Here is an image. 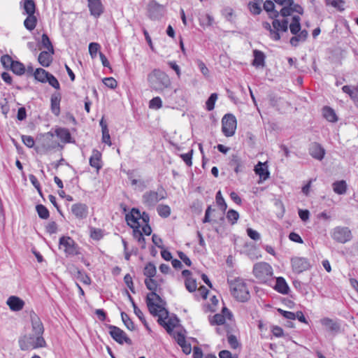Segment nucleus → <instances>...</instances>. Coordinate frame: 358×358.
Segmentation results:
<instances>
[{
    "label": "nucleus",
    "mask_w": 358,
    "mask_h": 358,
    "mask_svg": "<svg viewBox=\"0 0 358 358\" xmlns=\"http://www.w3.org/2000/svg\"><path fill=\"white\" fill-rule=\"evenodd\" d=\"M145 284L150 293L148 294L146 297V303L150 313L158 317V322L160 325L163 326L168 332H171L174 326L170 321L166 322L165 320L168 318L169 312L164 307V301L162 298L156 294L158 284L153 278H148L145 280Z\"/></svg>",
    "instance_id": "nucleus-1"
},
{
    "label": "nucleus",
    "mask_w": 358,
    "mask_h": 358,
    "mask_svg": "<svg viewBox=\"0 0 358 358\" xmlns=\"http://www.w3.org/2000/svg\"><path fill=\"white\" fill-rule=\"evenodd\" d=\"M30 317L32 333L20 336L18 341L20 348L23 351L44 348L46 345L43 336L44 327L41 319L34 313H31Z\"/></svg>",
    "instance_id": "nucleus-2"
},
{
    "label": "nucleus",
    "mask_w": 358,
    "mask_h": 358,
    "mask_svg": "<svg viewBox=\"0 0 358 358\" xmlns=\"http://www.w3.org/2000/svg\"><path fill=\"white\" fill-rule=\"evenodd\" d=\"M264 9L268 13L270 18L273 19L272 27L268 22L264 24V27L269 31L270 37L273 41L280 39V32H286L288 30V18H283L282 20L278 19L280 15V11L275 10L273 1L267 0L264 3Z\"/></svg>",
    "instance_id": "nucleus-3"
},
{
    "label": "nucleus",
    "mask_w": 358,
    "mask_h": 358,
    "mask_svg": "<svg viewBox=\"0 0 358 358\" xmlns=\"http://www.w3.org/2000/svg\"><path fill=\"white\" fill-rule=\"evenodd\" d=\"M227 283L231 294L237 301L245 302L250 299L249 285L245 280L239 277L229 278Z\"/></svg>",
    "instance_id": "nucleus-4"
},
{
    "label": "nucleus",
    "mask_w": 358,
    "mask_h": 358,
    "mask_svg": "<svg viewBox=\"0 0 358 358\" xmlns=\"http://www.w3.org/2000/svg\"><path fill=\"white\" fill-rule=\"evenodd\" d=\"M148 83L150 88L157 92L162 93L171 85L169 76L163 71L155 69L148 75Z\"/></svg>",
    "instance_id": "nucleus-5"
},
{
    "label": "nucleus",
    "mask_w": 358,
    "mask_h": 358,
    "mask_svg": "<svg viewBox=\"0 0 358 358\" xmlns=\"http://www.w3.org/2000/svg\"><path fill=\"white\" fill-rule=\"evenodd\" d=\"M301 17L298 15H294L292 17L290 24H288V28L292 34L294 35L290 38V44L292 46L296 47L300 43H303L308 38V33L306 29L301 30Z\"/></svg>",
    "instance_id": "nucleus-6"
},
{
    "label": "nucleus",
    "mask_w": 358,
    "mask_h": 358,
    "mask_svg": "<svg viewBox=\"0 0 358 358\" xmlns=\"http://www.w3.org/2000/svg\"><path fill=\"white\" fill-rule=\"evenodd\" d=\"M252 273L260 283H267L272 279L273 275L272 266L264 262L255 264Z\"/></svg>",
    "instance_id": "nucleus-7"
},
{
    "label": "nucleus",
    "mask_w": 358,
    "mask_h": 358,
    "mask_svg": "<svg viewBox=\"0 0 358 358\" xmlns=\"http://www.w3.org/2000/svg\"><path fill=\"white\" fill-rule=\"evenodd\" d=\"M273 1L282 7L280 13L284 18H288L294 13L299 15L303 13V8L299 4L295 3L294 0H273Z\"/></svg>",
    "instance_id": "nucleus-8"
},
{
    "label": "nucleus",
    "mask_w": 358,
    "mask_h": 358,
    "mask_svg": "<svg viewBox=\"0 0 358 358\" xmlns=\"http://www.w3.org/2000/svg\"><path fill=\"white\" fill-rule=\"evenodd\" d=\"M59 248L66 256H74L79 253L78 247L74 240L69 236H62L59 238Z\"/></svg>",
    "instance_id": "nucleus-9"
},
{
    "label": "nucleus",
    "mask_w": 358,
    "mask_h": 358,
    "mask_svg": "<svg viewBox=\"0 0 358 358\" xmlns=\"http://www.w3.org/2000/svg\"><path fill=\"white\" fill-rule=\"evenodd\" d=\"M331 238L340 243H345L352 238L351 230L347 227H336L331 233Z\"/></svg>",
    "instance_id": "nucleus-10"
},
{
    "label": "nucleus",
    "mask_w": 358,
    "mask_h": 358,
    "mask_svg": "<svg viewBox=\"0 0 358 358\" xmlns=\"http://www.w3.org/2000/svg\"><path fill=\"white\" fill-rule=\"evenodd\" d=\"M222 130L223 134L227 136H232L236 129V119L232 114L225 115L222 120Z\"/></svg>",
    "instance_id": "nucleus-11"
},
{
    "label": "nucleus",
    "mask_w": 358,
    "mask_h": 358,
    "mask_svg": "<svg viewBox=\"0 0 358 358\" xmlns=\"http://www.w3.org/2000/svg\"><path fill=\"white\" fill-rule=\"evenodd\" d=\"M164 198L165 196L162 194V192L149 191L143 194L142 201L148 207H154L157 203Z\"/></svg>",
    "instance_id": "nucleus-12"
},
{
    "label": "nucleus",
    "mask_w": 358,
    "mask_h": 358,
    "mask_svg": "<svg viewBox=\"0 0 358 358\" xmlns=\"http://www.w3.org/2000/svg\"><path fill=\"white\" fill-rule=\"evenodd\" d=\"M110 336L118 343L123 344L126 343L131 345V340L127 336L126 333L117 327L110 325L108 327Z\"/></svg>",
    "instance_id": "nucleus-13"
},
{
    "label": "nucleus",
    "mask_w": 358,
    "mask_h": 358,
    "mask_svg": "<svg viewBox=\"0 0 358 358\" xmlns=\"http://www.w3.org/2000/svg\"><path fill=\"white\" fill-rule=\"evenodd\" d=\"M291 264L293 271L296 273H301L308 270L310 266L309 261L304 257H293L291 259Z\"/></svg>",
    "instance_id": "nucleus-14"
},
{
    "label": "nucleus",
    "mask_w": 358,
    "mask_h": 358,
    "mask_svg": "<svg viewBox=\"0 0 358 358\" xmlns=\"http://www.w3.org/2000/svg\"><path fill=\"white\" fill-rule=\"evenodd\" d=\"M232 317L233 315L231 311L224 307L222 308V314H215L210 322L213 325H229L227 324V320L231 322Z\"/></svg>",
    "instance_id": "nucleus-15"
},
{
    "label": "nucleus",
    "mask_w": 358,
    "mask_h": 358,
    "mask_svg": "<svg viewBox=\"0 0 358 358\" xmlns=\"http://www.w3.org/2000/svg\"><path fill=\"white\" fill-rule=\"evenodd\" d=\"M148 11L149 17L152 20H157L162 17L164 13V7L158 3L156 1H150L148 5Z\"/></svg>",
    "instance_id": "nucleus-16"
},
{
    "label": "nucleus",
    "mask_w": 358,
    "mask_h": 358,
    "mask_svg": "<svg viewBox=\"0 0 358 358\" xmlns=\"http://www.w3.org/2000/svg\"><path fill=\"white\" fill-rule=\"evenodd\" d=\"M71 213L78 220H83L87 217L88 206L83 203H76L71 207Z\"/></svg>",
    "instance_id": "nucleus-17"
},
{
    "label": "nucleus",
    "mask_w": 358,
    "mask_h": 358,
    "mask_svg": "<svg viewBox=\"0 0 358 358\" xmlns=\"http://www.w3.org/2000/svg\"><path fill=\"white\" fill-rule=\"evenodd\" d=\"M87 3L90 15L95 18L99 17L104 10L101 0H87Z\"/></svg>",
    "instance_id": "nucleus-18"
},
{
    "label": "nucleus",
    "mask_w": 358,
    "mask_h": 358,
    "mask_svg": "<svg viewBox=\"0 0 358 358\" xmlns=\"http://www.w3.org/2000/svg\"><path fill=\"white\" fill-rule=\"evenodd\" d=\"M127 224L133 229H138L140 224V210L137 208H132L129 213L126 215Z\"/></svg>",
    "instance_id": "nucleus-19"
},
{
    "label": "nucleus",
    "mask_w": 358,
    "mask_h": 358,
    "mask_svg": "<svg viewBox=\"0 0 358 358\" xmlns=\"http://www.w3.org/2000/svg\"><path fill=\"white\" fill-rule=\"evenodd\" d=\"M320 324L329 331L338 333L341 329V324L337 320L329 317H323L320 320Z\"/></svg>",
    "instance_id": "nucleus-20"
},
{
    "label": "nucleus",
    "mask_w": 358,
    "mask_h": 358,
    "mask_svg": "<svg viewBox=\"0 0 358 358\" xmlns=\"http://www.w3.org/2000/svg\"><path fill=\"white\" fill-rule=\"evenodd\" d=\"M309 154L315 159L322 160L325 155V150L322 146L317 143H313L309 148Z\"/></svg>",
    "instance_id": "nucleus-21"
},
{
    "label": "nucleus",
    "mask_w": 358,
    "mask_h": 358,
    "mask_svg": "<svg viewBox=\"0 0 358 358\" xmlns=\"http://www.w3.org/2000/svg\"><path fill=\"white\" fill-rule=\"evenodd\" d=\"M6 303L13 311L21 310L24 305V302L22 299L15 296H10L8 299Z\"/></svg>",
    "instance_id": "nucleus-22"
},
{
    "label": "nucleus",
    "mask_w": 358,
    "mask_h": 358,
    "mask_svg": "<svg viewBox=\"0 0 358 358\" xmlns=\"http://www.w3.org/2000/svg\"><path fill=\"white\" fill-rule=\"evenodd\" d=\"M90 164L97 171L101 169V153L99 150L96 149L92 150V155L90 158Z\"/></svg>",
    "instance_id": "nucleus-23"
},
{
    "label": "nucleus",
    "mask_w": 358,
    "mask_h": 358,
    "mask_svg": "<svg viewBox=\"0 0 358 358\" xmlns=\"http://www.w3.org/2000/svg\"><path fill=\"white\" fill-rule=\"evenodd\" d=\"M53 54L49 50L42 51L38 57L39 64L44 67H48L52 62Z\"/></svg>",
    "instance_id": "nucleus-24"
},
{
    "label": "nucleus",
    "mask_w": 358,
    "mask_h": 358,
    "mask_svg": "<svg viewBox=\"0 0 358 358\" xmlns=\"http://www.w3.org/2000/svg\"><path fill=\"white\" fill-rule=\"evenodd\" d=\"M274 289L279 293L282 294H287L289 291V287L286 282L285 280L282 277H278L276 278V283Z\"/></svg>",
    "instance_id": "nucleus-25"
},
{
    "label": "nucleus",
    "mask_w": 358,
    "mask_h": 358,
    "mask_svg": "<svg viewBox=\"0 0 358 358\" xmlns=\"http://www.w3.org/2000/svg\"><path fill=\"white\" fill-rule=\"evenodd\" d=\"M60 101L61 96L59 94H54L51 96V111L56 116L60 114Z\"/></svg>",
    "instance_id": "nucleus-26"
},
{
    "label": "nucleus",
    "mask_w": 358,
    "mask_h": 358,
    "mask_svg": "<svg viewBox=\"0 0 358 358\" xmlns=\"http://www.w3.org/2000/svg\"><path fill=\"white\" fill-rule=\"evenodd\" d=\"M230 164L231 166H234V171L236 173L244 171V162L237 155H232Z\"/></svg>",
    "instance_id": "nucleus-27"
},
{
    "label": "nucleus",
    "mask_w": 358,
    "mask_h": 358,
    "mask_svg": "<svg viewBox=\"0 0 358 358\" xmlns=\"http://www.w3.org/2000/svg\"><path fill=\"white\" fill-rule=\"evenodd\" d=\"M254 171L255 173L263 180H266L269 177L270 173L268 171V168L267 166H266V164H263L260 162H258V164L255 166Z\"/></svg>",
    "instance_id": "nucleus-28"
},
{
    "label": "nucleus",
    "mask_w": 358,
    "mask_h": 358,
    "mask_svg": "<svg viewBox=\"0 0 358 358\" xmlns=\"http://www.w3.org/2000/svg\"><path fill=\"white\" fill-rule=\"evenodd\" d=\"M322 115L330 122H336L338 121V117L335 110L329 106H324L322 108Z\"/></svg>",
    "instance_id": "nucleus-29"
},
{
    "label": "nucleus",
    "mask_w": 358,
    "mask_h": 358,
    "mask_svg": "<svg viewBox=\"0 0 358 358\" xmlns=\"http://www.w3.org/2000/svg\"><path fill=\"white\" fill-rule=\"evenodd\" d=\"M50 73H48L47 71H45L43 69L38 68L36 69V71L34 73V78L38 80V82H41L42 83H47V80H48V76Z\"/></svg>",
    "instance_id": "nucleus-30"
},
{
    "label": "nucleus",
    "mask_w": 358,
    "mask_h": 358,
    "mask_svg": "<svg viewBox=\"0 0 358 358\" xmlns=\"http://www.w3.org/2000/svg\"><path fill=\"white\" fill-rule=\"evenodd\" d=\"M332 187L334 192L337 194H344L347 191V183L343 180L334 182Z\"/></svg>",
    "instance_id": "nucleus-31"
},
{
    "label": "nucleus",
    "mask_w": 358,
    "mask_h": 358,
    "mask_svg": "<svg viewBox=\"0 0 358 358\" xmlns=\"http://www.w3.org/2000/svg\"><path fill=\"white\" fill-rule=\"evenodd\" d=\"M342 90L348 94L355 102L358 103V87H352L349 85H345L342 87Z\"/></svg>",
    "instance_id": "nucleus-32"
},
{
    "label": "nucleus",
    "mask_w": 358,
    "mask_h": 358,
    "mask_svg": "<svg viewBox=\"0 0 358 358\" xmlns=\"http://www.w3.org/2000/svg\"><path fill=\"white\" fill-rule=\"evenodd\" d=\"M324 3L327 6H331L339 11H343L345 9V2L344 0H324Z\"/></svg>",
    "instance_id": "nucleus-33"
},
{
    "label": "nucleus",
    "mask_w": 358,
    "mask_h": 358,
    "mask_svg": "<svg viewBox=\"0 0 358 358\" xmlns=\"http://www.w3.org/2000/svg\"><path fill=\"white\" fill-rule=\"evenodd\" d=\"M254 55V60L252 62V64L255 66H260L264 65V59H265V55L264 54L260 51L255 50L253 52Z\"/></svg>",
    "instance_id": "nucleus-34"
},
{
    "label": "nucleus",
    "mask_w": 358,
    "mask_h": 358,
    "mask_svg": "<svg viewBox=\"0 0 358 358\" xmlns=\"http://www.w3.org/2000/svg\"><path fill=\"white\" fill-rule=\"evenodd\" d=\"M58 138L64 143H69L71 140V134L67 129L59 128L56 131Z\"/></svg>",
    "instance_id": "nucleus-35"
},
{
    "label": "nucleus",
    "mask_w": 358,
    "mask_h": 358,
    "mask_svg": "<svg viewBox=\"0 0 358 358\" xmlns=\"http://www.w3.org/2000/svg\"><path fill=\"white\" fill-rule=\"evenodd\" d=\"M10 70L16 75L17 76H22L25 72V67L24 65L18 62V61H14L12 66L10 68Z\"/></svg>",
    "instance_id": "nucleus-36"
},
{
    "label": "nucleus",
    "mask_w": 358,
    "mask_h": 358,
    "mask_svg": "<svg viewBox=\"0 0 358 358\" xmlns=\"http://www.w3.org/2000/svg\"><path fill=\"white\" fill-rule=\"evenodd\" d=\"M157 269L154 264L150 262L144 268L143 274L148 278H154L156 275Z\"/></svg>",
    "instance_id": "nucleus-37"
},
{
    "label": "nucleus",
    "mask_w": 358,
    "mask_h": 358,
    "mask_svg": "<svg viewBox=\"0 0 358 358\" xmlns=\"http://www.w3.org/2000/svg\"><path fill=\"white\" fill-rule=\"evenodd\" d=\"M157 211L162 217L166 218L171 215V208L168 205H159L157 208Z\"/></svg>",
    "instance_id": "nucleus-38"
},
{
    "label": "nucleus",
    "mask_w": 358,
    "mask_h": 358,
    "mask_svg": "<svg viewBox=\"0 0 358 358\" xmlns=\"http://www.w3.org/2000/svg\"><path fill=\"white\" fill-rule=\"evenodd\" d=\"M24 27L29 31L34 29L36 25V18L34 15H28L24 22Z\"/></svg>",
    "instance_id": "nucleus-39"
},
{
    "label": "nucleus",
    "mask_w": 358,
    "mask_h": 358,
    "mask_svg": "<svg viewBox=\"0 0 358 358\" xmlns=\"http://www.w3.org/2000/svg\"><path fill=\"white\" fill-rule=\"evenodd\" d=\"M214 22V18L210 14H206L199 17V24L201 27H210Z\"/></svg>",
    "instance_id": "nucleus-40"
},
{
    "label": "nucleus",
    "mask_w": 358,
    "mask_h": 358,
    "mask_svg": "<svg viewBox=\"0 0 358 358\" xmlns=\"http://www.w3.org/2000/svg\"><path fill=\"white\" fill-rule=\"evenodd\" d=\"M121 318H122V320L124 324L126 326V327L129 330L134 331L135 329V325H134V322H132V320L130 319V317H129V315L127 313L122 312L121 313Z\"/></svg>",
    "instance_id": "nucleus-41"
},
{
    "label": "nucleus",
    "mask_w": 358,
    "mask_h": 358,
    "mask_svg": "<svg viewBox=\"0 0 358 358\" xmlns=\"http://www.w3.org/2000/svg\"><path fill=\"white\" fill-rule=\"evenodd\" d=\"M41 45L43 46V48L47 49V50H49L50 51V52L54 53V48L52 45V43L48 35L45 34H43L42 35Z\"/></svg>",
    "instance_id": "nucleus-42"
},
{
    "label": "nucleus",
    "mask_w": 358,
    "mask_h": 358,
    "mask_svg": "<svg viewBox=\"0 0 358 358\" xmlns=\"http://www.w3.org/2000/svg\"><path fill=\"white\" fill-rule=\"evenodd\" d=\"M35 3L33 0H26L24 3V9L28 15H34L35 13Z\"/></svg>",
    "instance_id": "nucleus-43"
},
{
    "label": "nucleus",
    "mask_w": 358,
    "mask_h": 358,
    "mask_svg": "<svg viewBox=\"0 0 358 358\" xmlns=\"http://www.w3.org/2000/svg\"><path fill=\"white\" fill-rule=\"evenodd\" d=\"M185 285L186 289L189 292H194L196 289V287H197V284H196V280L192 278V277H187L185 279Z\"/></svg>",
    "instance_id": "nucleus-44"
},
{
    "label": "nucleus",
    "mask_w": 358,
    "mask_h": 358,
    "mask_svg": "<svg viewBox=\"0 0 358 358\" xmlns=\"http://www.w3.org/2000/svg\"><path fill=\"white\" fill-rule=\"evenodd\" d=\"M227 219L231 224H234L239 219V213L235 210L230 209L227 213Z\"/></svg>",
    "instance_id": "nucleus-45"
},
{
    "label": "nucleus",
    "mask_w": 358,
    "mask_h": 358,
    "mask_svg": "<svg viewBox=\"0 0 358 358\" xmlns=\"http://www.w3.org/2000/svg\"><path fill=\"white\" fill-rule=\"evenodd\" d=\"M36 209L37 213L40 218L45 220L49 217V215H50L49 211L47 209V208L45 207L43 205H42V204L37 205L36 206Z\"/></svg>",
    "instance_id": "nucleus-46"
},
{
    "label": "nucleus",
    "mask_w": 358,
    "mask_h": 358,
    "mask_svg": "<svg viewBox=\"0 0 358 358\" xmlns=\"http://www.w3.org/2000/svg\"><path fill=\"white\" fill-rule=\"evenodd\" d=\"M129 179L131 180V185L136 186L141 190H143L145 188V182L143 180H136L132 178V173H128Z\"/></svg>",
    "instance_id": "nucleus-47"
},
{
    "label": "nucleus",
    "mask_w": 358,
    "mask_h": 358,
    "mask_svg": "<svg viewBox=\"0 0 358 358\" xmlns=\"http://www.w3.org/2000/svg\"><path fill=\"white\" fill-rule=\"evenodd\" d=\"M217 94L216 93L211 94V95L209 96V98L208 99V100L206 102V109L208 111H210L214 109L215 103V101H217Z\"/></svg>",
    "instance_id": "nucleus-48"
},
{
    "label": "nucleus",
    "mask_w": 358,
    "mask_h": 358,
    "mask_svg": "<svg viewBox=\"0 0 358 358\" xmlns=\"http://www.w3.org/2000/svg\"><path fill=\"white\" fill-rule=\"evenodd\" d=\"M162 106V101L160 97L152 98L149 102V107L152 109H159Z\"/></svg>",
    "instance_id": "nucleus-49"
},
{
    "label": "nucleus",
    "mask_w": 358,
    "mask_h": 358,
    "mask_svg": "<svg viewBox=\"0 0 358 358\" xmlns=\"http://www.w3.org/2000/svg\"><path fill=\"white\" fill-rule=\"evenodd\" d=\"M14 60L8 55H3L1 57V62L5 69H10Z\"/></svg>",
    "instance_id": "nucleus-50"
},
{
    "label": "nucleus",
    "mask_w": 358,
    "mask_h": 358,
    "mask_svg": "<svg viewBox=\"0 0 358 358\" xmlns=\"http://www.w3.org/2000/svg\"><path fill=\"white\" fill-rule=\"evenodd\" d=\"M256 2H250L248 4L249 9L250 12L254 15H259L261 11L262 8L260 7L259 3H258L259 0H255Z\"/></svg>",
    "instance_id": "nucleus-51"
},
{
    "label": "nucleus",
    "mask_w": 358,
    "mask_h": 358,
    "mask_svg": "<svg viewBox=\"0 0 358 358\" xmlns=\"http://www.w3.org/2000/svg\"><path fill=\"white\" fill-rule=\"evenodd\" d=\"M103 231L101 229L90 228V237L94 240H100L103 237Z\"/></svg>",
    "instance_id": "nucleus-52"
},
{
    "label": "nucleus",
    "mask_w": 358,
    "mask_h": 358,
    "mask_svg": "<svg viewBox=\"0 0 358 358\" xmlns=\"http://www.w3.org/2000/svg\"><path fill=\"white\" fill-rule=\"evenodd\" d=\"M215 199H216L217 204L220 207V208L223 210H226V209L227 208V205L224 198L222 197L221 191H218L217 192Z\"/></svg>",
    "instance_id": "nucleus-53"
},
{
    "label": "nucleus",
    "mask_w": 358,
    "mask_h": 358,
    "mask_svg": "<svg viewBox=\"0 0 358 358\" xmlns=\"http://www.w3.org/2000/svg\"><path fill=\"white\" fill-rule=\"evenodd\" d=\"M226 331L228 335L227 341H228L229 344L230 345V346L232 348H234V349L237 348L238 346V342L236 337L234 335L229 334L230 331L229 329H227Z\"/></svg>",
    "instance_id": "nucleus-54"
},
{
    "label": "nucleus",
    "mask_w": 358,
    "mask_h": 358,
    "mask_svg": "<svg viewBox=\"0 0 358 358\" xmlns=\"http://www.w3.org/2000/svg\"><path fill=\"white\" fill-rule=\"evenodd\" d=\"M100 45L97 43H90L89 45V52L92 58L96 57Z\"/></svg>",
    "instance_id": "nucleus-55"
},
{
    "label": "nucleus",
    "mask_w": 358,
    "mask_h": 358,
    "mask_svg": "<svg viewBox=\"0 0 358 358\" xmlns=\"http://www.w3.org/2000/svg\"><path fill=\"white\" fill-rule=\"evenodd\" d=\"M102 142L109 146L112 145L109 131L107 127H104L103 131H102Z\"/></svg>",
    "instance_id": "nucleus-56"
},
{
    "label": "nucleus",
    "mask_w": 358,
    "mask_h": 358,
    "mask_svg": "<svg viewBox=\"0 0 358 358\" xmlns=\"http://www.w3.org/2000/svg\"><path fill=\"white\" fill-rule=\"evenodd\" d=\"M103 83L106 86L110 89H115L117 85L116 80L112 77L104 78L103 80Z\"/></svg>",
    "instance_id": "nucleus-57"
},
{
    "label": "nucleus",
    "mask_w": 358,
    "mask_h": 358,
    "mask_svg": "<svg viewBox=\"0 0 358 358\" xmlns=\"http://www.w3.org/2000/svg\"><path fill=\"white\" fill-rule=\"evenodd\" d=\"M22 140L23 143L28 148H33L34 145V139L31 136L22 135Z\"/></svg>",
    "instance_id": "nucleus-58"
},
{
    "label": "nucleus",
    "mask_w": 358,
    "mask_h": 358,
    "mask_svg": "<svg viewBox=\"0 0 358 358\" xmlns=\"http://www.w3.org/2000/svg\"><path fill=\"white\" fill-rule=\"evenodd\" d=\"M48 80H47V82L49 83L50 85H51L52 87H54L56 90H59L60 87L59 83L57 80V79L51 73L48 76Z\"/></svg>",
    "instance_id": "nucleus-59"
},
{
    "label": "nucleus",
    "mask_w": 358,
    "mask_h": 358,
    "mask_svg": "<svg viewBox=\"0 0 358 358\" xmlns=\"http://www.w3.org/2000/svg\"><path fill=\"white\" fill-rule=\"evenodd\" d=\"M247 234L251 239L254 241H258L260 239L259 233L251 228H248L247 229Z\"/></svg>",
    "instance_id": "nucleus-60"
},
{
    "label": "nucleus",
    "mask_w": 358,
    "mask_h": 358,
    "mask_svg": "<svg viewBox=\"0 0 358 358\" xmlns=\"http://www.w3.org/2000/svg\"><path fill=\"white\" fill-rule=\"evenodd\" d=\"M197 65L201 73L206 77L208 76L209 70L206 66V64L202 61L198 60Z\"/></svg>",
    "instance_id": "nucleus-61"
},
{
    "label": "nucleus",
    "mask_w": 358,
    "mask_h": 358,
    "mask_svg": "<svg viewBox=\"0 0 358 358\" xmlns=\"http://www.w3.org/2000/svg\"><path fill=\"white\" fill-rule=\"evenodd\" d=\"M278 312L286 319L294 320L296 319V315L293 312L283 310L282 309H278Z\"/></svg>",
    "instance_id": "nucleus-62"
},
{
    "label": "nucleus",
    "mask_w": 358,
    "mask_h": 358,
    "mask_svg": "<svg viewBox=\"0 0 358 358\" xmlns=\"http://www.w3.org/2000/svg\"><path fill=\"white\" fill-rule=\"evenodd\" d=\"M168 65L176 72L178 78L181 76V71L180 66L174 61L168 62Z\"/></svg>",
    "instance_id": "nucleus-63"
},
{
    "label": "nucleus",
    "mask_w": 358,
    "mask_h": 358,
    "mask_svg": "<svg viewBox=\"0 0 358 358\" xmlns=\"http://www.w3.org/2000/svg\"><path fill=\"white\" fill-rule=\"evenodd\" d=\"M180 157L187 166L192 165V150H191L189 152L182 154Z\"/></svg>",
    "instance_id": "nucleus-64"
}]
</instances>
